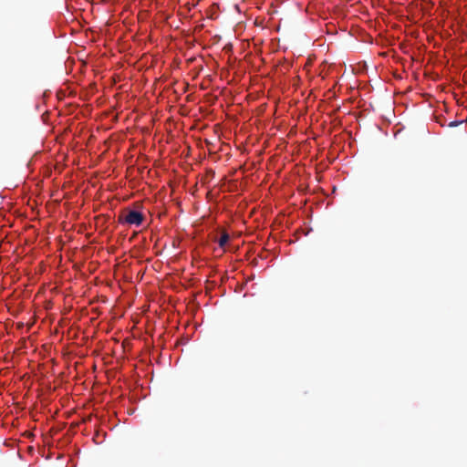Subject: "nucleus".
Returning a JSON list of instances; mask_svg holds the SVG:
<instances>
[{"label": "nucleus", "instance_id": "1", "mask_svg": "<svg viewBox=\"0 0 467 467\" xmlns=\"http://www.w3.org/2000/svg\"><path fill=\"white\" fill-rule=\"evenodd\" d=\"M144 216L141 213L133 210H124L119 217L120 223L139 226L142 223Z\"/></svg>", "mask_w": 467, "mask_h": 467}, {"label": "nucleus", "instance_id": "2", "mask_svg": "<svg viewBox=\"0 0 467 467\" xmlns=\"http://www.w3.org/2000/svg\"><path fill=\"white\" fill-rule=\"evenodd\" d=\"M230 239V236L229 234L225 232V231H223L222 234H221V236L220 238L218 239V244L221 248H224V246L226 245V244L228 243Z\"/></svg>", "mask_w": 467, "mask_h": 467}, {"label": "nucleus", "instance_id": "3", "mask_svg": "<svg viewBox=\"0 0 467 467\" xmlns=\"http://www.w3.org/2000/svg\"><path fill=\"white\" fill-rule=\"evenodd\" d=\"M462 120H461V121H451V122L449 123V127H451V128H452V127H456V126H458V125H460V124H462Z\"/></svg>", "mask_w": 467, "mask_h": 467}]
</instances>
